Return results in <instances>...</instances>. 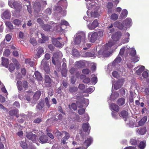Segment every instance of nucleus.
<instances>
[{
    "instance_id": "obj_1",
    "label": "nucleus",
    "mask_w": 149,
    "mask_h": 149,
    "mask_svg": "<svg viewBox=\"0 0 149 149\" xmlns=\"http://www.w3.org/2000/svg\"><path fill=\"white\" fill-rule=\"evenodd\" d=\"M86 34L83 31H81L76 35L74 38V45H78L82 41L84 42H86Z\"/></svg>"
},
{
    "instance_id": "obj_2",
    "label": "nucleus",
    "mask_w": 149,
    "mask_h": 149,
    "mask_svg": "<svg viewBox=\"0 0 149 149\" xmlns=\"http://www.w3.org/2000/svg\"><path fill=\"white\" fill-rule=\"evenodd\" d=\"M19 110L17 109H12L9 111L8 112L9 115L12 116H15L17 118H19V119L22 120V121H24V118H27V116L24 113L19 115L18 114Z\"/></svg>"
},
{
    "instance_id": "obj_3",
    "label": "nucleus",
    "mask_w": 149,
    "mask_h": 149,
    "mask_svg": "<svg viewBox=\"0 0 149 149\" xmlns=\"http://www.w3.org/2000/svg\"><path fill=\"white\" fill-rule=\"evenodd\" d=\"M8 4L9 7L14 8L16 11L20 12L22 8V6L20 3L16 1H15L13 3L11 0H9Z\"/></svg>"
},
{
    "instance_id": "obj_4",
    "label": "nucleus",
    "mask_w": 149,
    "mask_h": 149,
    "mask_svg": "<svg viewBox=\"0 0 149 149\" xmlns=\"http://www.w3.org/2000/svg\"><path fill=\"white\" fill-rule=\"evenodd\" d=\"M88 39L91 42H94L98 39L99 37L98 33L97 32H90L88 33Z\"/></svg>"
},
{
    "instance_id": "obj_5",
    "label": "nucleus",
    "mask_w": 149,
    "mask_h": 149,
    "mask_svg": "<svg viewBox=\"0 0 149 149\" xmlns=\"http://www.w3.org/2000/svg\"><path fill=\"white\" fill-rule=\"evenodd\" d=\"M62 39V38L61 37H58V38H52V43L56 47L61 48L62 47L61 41H60L59 40Z\"/></svg>"
},
{
    "instance_id": "obj_6",
    "label": "nucleus",
    "mask_w": 149,
    "mask_h": 149,
    "mask_svg": "<svg viewBox=\"0 0 149 149\" xmlns=\"http://www.w3.org/2000/svg\"><path fill=\"white\" fill-rule=\"evenodd\" d=\"M145 122V121L129 122V126L130 127H137L143 126L144 125Z\"/></svg>"
},
{
    "instance_id": "obj_7",
    "label": "nucleus",
    "mask_w": 149,
    "mask_h": 149,
    "mask_svg": "<svg viewBox=\"0 0 149 149\" xmlns=\"http://www.w3.org/2000/svg\"><path fill=\"white\" fill-rule=\"evenodd\" d=\"M44 81L45 85L46 87H49L51 86L53 80L49 76L45 75V76Z\"/></svg>"
},
{
    "instance_id": "obj_8",
    "label": "nucleus",
    "mask_w": 149,
    "mask_h": 149,
    "mask_svg": "<svg viewBox=\"0 0 149 149\" xmlns=\"http://www.w3.org/2000/svg\"><path fill=\"white\" fill-rule=\"evenodd\" d=\"M122 33L120 31H117L111 36V38L114 41H118L120 39Z\"/></svg>"
},
{
    "instance_id": "obj_9",
    "label": "nucleus",
    "mask_w": 149,
    "mask_h": 149,
    "mask_svg": "<svg viewBox=\"0 0 149 149\" xmlns=\"http://www.w3.org/2000/svg\"><path fill=\"white\" fill-rule=\"evenodd\" d=\"M26 136L28 139L31 140L33 142L36 141L37 137L36 135L33 134L31 132L27 133L26 134Z\"/></svg>"
},
{
    "instance_id": "obj_10",
    "label": "nucleus",
    "mask_w": 149,
    "mask_h": 149,
    "mask_svg": "<svg viewBox=\"0 0 149 149\" xmlns=\"http://www.w3.org/2000/svg\"><path fill=\"white\" fill-rule=\"evenodd\" d=\"M33 8L37 13L39 12L41 10V4L39 2H35L33 4Z\"/></svg>"
},
{
    "instance_id": "obj_11",
    "label": "nucleus",
    "mask_w": 149,
    "mask_h": 149,
    "mask_svg": "<svg viewBox=\"0 0 149 149\" xmlns=\"http://www.w3.org/2000/svg\"><path fill=\"white\" fill-rule=\"evenodd\" d=\"M40 34L41 36V38L38 40V42L40 43H44L48 41L49 38L48 36H45V34L43 33H40Z\"/></svg>"
},
{
    "instance_id": "obj_12",
    "label": "nucleus",
    "mask_w": 149,
    "mask_h": 149,
    "mask_svg": "<svg viewBox=\"0 0 149 149\" xmlns=\"http://www.w3.org/2000/svg\"><path fill=\"white\" fill-rule=\"evenodd\" d=\"M107 48H105V45L104 46V50L103 51L100 49L98 52L100 54L102 55L104 57H107L109 55L108 49H107Z\"/></svg>"
},
{
    "instance_id": "obj_13",
    "label": "nucleus",
    "mask_w": 149,
    "mask_h": 149,
    "mask_svg": "<svg viewBox=\"0 0 149 149\" xmlns=\"http://www.w3.org/2000/svg\"><path fill=\"white\" fill-rule=\"evenodd\" d=\"M136 132L140 135H143L146 134V132H147V130L146 127H141L139 129H136Z\"/></svg>"
},
{
    "instance_id": "obj_14",
    "label": "nucleus",
    "mask_w": 149,
    "mask_h": 149,
    "mask_svg": "<svg viewBox=\"0 0 149 149\" xmlns=\"http://www.w3.org/2000/svg\"><path fill=\"white\" fill-rule=\"evenodd\" d=\"M128 112L125 110L122 111L119 114L120 116L121 117L123 118H124L125 121L126 120L127 118H128Z\"/></svg>"
},
{
    "instance_id": "obj_15",
    "label": "nucleus",
    "mask_w": 149,
    "mask_h": 149,
    "mask_svg": "<svg viewBox=\"0 0 149 149\" xmlns=\"http://www.w3.org/2000/svg\"><path fill=\"white\" fill-rule=\"evenodd\" d=\"M98 22L97 19L94 20L91 24L88 26L89 28L90 29H93L97 27L98 25Z\"/></svg>"
},
{
    "instance_id": "obj_16",
    "label": "nucleus",
    "mask_w": 149,
    "mask_h": 149,
    "mask_svg": "<svg viewBox=\"0 0 149 149\" xmlns=\"http://www.w3.org/2000/svg\"><path fill=\"white\" fill-rule=\"evenodd\" d=\"M93 141V139L92 138L90 137L87 138L85 141L84 142L83 144L86 146V148H87L91 144Z\"/></svg>"
},
{
    "instance_id": "obj_17",
    "label": "nucleus",
    "mask_w": 149,
    "mask_h": 149,
    "mask_svg": "<svg viewBox=\"0 0 149 149\" xmlns=\"http://www.w3.org/2000/svg\"><path fill=\"white\" fill-rule=\"evenodd\" d=\"M62 132L64 133L65 134V135L61 141L63 144H65L67 143H66V141H67L68 138H69L70 135V134L66 131Z\"/></svg>"
},
{
    "instance_id": "obj_18",
    "label": "nucleus",
    "mask_w": 149,
    "mask_h": 149,
    "mask_svg": "<svg viewBox=\"0 0 149 149\" xmlns=\"http://www.w3.org/2000/svg\"><path fill=\"white\" fill-rule=\"evenodd\" d=\"M44 53L43 48L42 47H39L38 49V51L36 55L34 56V57L36 58L40 57L41 55L42 54Z\"/></svg>"
},
{
    "instance_id": "obj_19",
    "label": "nucleus",
    "mask_w": 149,
    "mask_h": 149,
    "mask_svg": "<svg viewBox=\"0 0 149 149\" xmlns=\"http://www.w3.org/2000/svg\"><path fill=\"white\" fill-rule=\"evenodd\" d=\"M75 66L78 68H83L85 66V64L82 61H80L75 62Z\"/></svg>"
},
{
    "instance_id": "obj_20",
    "label": "nucleus",
    "mask_w": 149,
    "mask_h": 149,
    "mask_svg": "<svg viewBox=\"0 0 149 149\" xmlns=\"http://www.w3.org/2000/svg\"><path fill=\"white\" fill-rule=\"evenodd\" d=\"M110 108L111 110L115 111L116 112H118L120 110V107L118 105L115 103H112L110 106Z\"/></svg>"
},
{
    "instance_id": "obj_21",
    "label": "nucleus",
    "mask_w": 149,
    "mask_h": 149,
    "mask_svg": "<svg viewBox=\"0 0 149 149\" xmlns=\"http://www.w3.org/2000/svg\"><path fill=\"white\" fill-rule=\"evenodd\" d=\"M2 62L1 64L2 65L4 66L6 68L8 67L9 61L8 58L2 57H1Z\"/></svg>"
},
{
    "instance_id": "obj_22",
    "label": "nucleus",
    "mask_w": 149,
    "mask_h": 149,
    "mask_svg": "<svg viewBox=\"0 0 149 149\" xmlns=\"http://www.w3.org/2000/svg\"><path fill=\"white\" fill-rule=\"evenodd\" d=\"M80 78L81 79H83V82L85 83H88L91 81L89 78L87 77L86 76L84 75H81L80 76Z\"/></svg>"
},
{
    "instance_id": "obj_23",
    "label": "nucleus",
    "mask_w": 149,
    "mask_h": 149,
    "mask_svg": "<svg viewBox=\"0 0 149 149\" xmlns=\"http://www.w3.org/2000/svg\"><path fill=\"white\" fill-rule=\"evenodd\" d=\"M146 141H141L138 145V147L140 149H144L146 147Z\"/></svg>"
},
{
    "instance_id": "obj_24",
    "label": "nucleus",
    "mask_w": 149,
    "mask_h": 149,
    "mask_svg": "<svg viewBox=\"0 0 149 149\" xmlns=\"http://www.w3.org/2000/svg\"><path fill=\"white\" fill-rule=\"evenodd\" d=\"M69 24L68 22L67 21H65V20H61V23L59 25L60 29H58L59 31H62L63 29L62 28V26L65 25L66 26L68 25Z\"/></svg>"
},
{
    "instance_id": "obj_25",
    "label": "nucleus",
    "mask_w": 149,
    "mask_h": 149,
    "mask_svg": "<svg viewBox=\"0 0 149 149\" xmlns=\"http://www.w3.org/2000/svg\"><path fill=\"white\" fill-rule=\"evenodd\" d=\"M115 43V42H114L113 41H112V40H110L109 41L108 43H106L105 45V48H107V49L109 50V49H110L111 47L112 46L114 45Z\"/></svg>"
},
{
    "instance_id": "obj_26",
    "label": "nucleus",
    "mask_w": 149,
    "mask_h": 149,
    "mask_svg": "<svg viewBox=\"0 0 149 149\" xmlns=\"http://www.w3.org/2000/svg\"><path fill=\"white\" fill-rule=\"evenodd\" d=\"M39 139L41 143H45L47 142L48 137L47 136L42 135L40 137Z\"/></svg>"
},
{
    "instance_id": "obj_27",
    "label": "nucleus",
    "mask_w": 149,
    "mask_h": 149,
    "mask_svg": "<svg viewBox=\"0 0 149 149\" xmlns=\"http://www.w3.org/2000/svg\"><path fill=\"white\" fill-rule=\"evenodd\" d=\"M34 75L38 81H40L42 80V77L40 73L38 71H36L35 72Z\"/></svg>"
},
{
    "instance_id": "obj_28",
    "label": "nucleus",
    "mask_w": 149,
    "mask_h": 149,
    "mask_svg": "<svg viewBox=\"0 0 149 149\" xmlns=\"http://www.w3.org/2000/svg\"><path fill=\"white\" fill-rule=\"evenodd\" d=\"M82 128L84 131L85 132H86L89 129V124L88 122L83 124Z\"/></svg>"
},
{
    "instance_id": "obj_29",
    "label": "nucleus",
    "mask_w": 149,
    "mask_h": 149,
    "mask_svg": "<svg viewBox=\"0 0 149 149\" xmlns=\"http://www.w3.org/2000/svg\"><path fill=\"white\" fill-rule=\"evenodd\" d=\"M122 60V58L120 57L117 56L113 61L112 64V65L113 66L116 65L117 64L120 63Z\"/></svg>"
},
{
    "instance_id": "obj_30",
    "label": "nucleus",
    "mask_w": 149,
    "mask_h": 149,
    "mask_svg": "<svg viewBox=\"0 0 149 149\" xmlns=\"http://www.w3.org/2000/svg\"><path fill=\"white\" fill-rule=\"evenodd\" d=\"M125 103V99L123 98H119L117 101V104L119 106H122Z\"/></svg>"
},
{
    "instance_id": "obj_31",
    "label": "nucleus",
    "mask_w": 149,
    "mask_h": 149,
    "mask_svg": "<svg viewBox=\"0 0 149 149\" xmlns=\"http://www.w3.org/2000/svg\"><path fill=\"white\" fill-rule=\"evenodd\" d=\"M113 6V4L112 3L109 2L108 3L107 6L108 9V12L109 13H111L112 12V8Z\"/></svg>"
},
{
    "instance_id": "obj_32",
    "label": "nucleus",
    "mask_w": 149,
    "mask_h": 149,
    "mask_svg": "<svg viewBox=\"0 0 149 149\" xmlns=\"http://www.w3.org/2000/svg\"><path fill=\"white\" fill-rule=\"evenodd\" d=\"M3 16L5 19H8L11 16L10 13L8 11H4L3 13Z\"/></svg>"
},
{
    "instance_id": "obj_33",
    "label": "nucleus",
    "mask_w": 149,
    "mask_h": 149,
    "mask_svg": "<svg viewBox=\"0 0 149 149\" xmlns=\"http://www.w3.org/2000/svg\"><path fill=\"white\" fill-rule=\"evenodd\" d=\"M25 62L26 64L30 65L31 67H32L34 65L33 61H31L30 58L26 59Z\"/></svg>"
},
{
    "instance_id": "obj_34",
    "label": "nucleus",
    "mask_w": 149,
    "mask_h": 149,
    "mask_svg": "<svg viewBox=\"0 0 149 149\" xmlns=\"http://www.w3.org/2000/svg\"><path fill=\"white\" fill-rule=\"evenodd\" d=\"M44 106V101L41 100L39 102L37 105L36 107L39 110L42 109L43 107Z\"/></svg>"
},
{
    "instance_id": "obj_35",
    "label": "nucleus",
    "mask_w": 149,
    "mask_h": 149,
    "mask_svg": "<svg viewBox=\"0 0 149 149\" xmlns=\"http://www.w3.org/2000/svg\"><path fill=\"white\" fill-rule=\"evenodd\" d=\"M21 146L24 149H26L28 148L27 144L25 141H21L20 143Z\"/></svg>"
},
{
    "instance_id": "obj_36",
    "label": "nucleus",
    "mask_w": 149,
    "mask_h": 149,
    "mask_svg": "<svg viewBox=\"0 0 149 149\" xmlns=\"http://www.w3.org/2000/svg\"><path fill=\"white\" fill-rule=\"evenodd\" d=\"M54 11H56L57 12H61L62 11L63 9L62 7L59 6H54Z\"/></svg>"
},
{
    "instance_id": "obj_37",
    "label": "nucleus",
    "mask_w": 149,
    "mask_h": 149,
    "mask_svg": "<svg viewBox=\"0 0 149 149\" xmlns=\"http://www.w3.org/2000/svg\"><path fill=\"white\" fill-rule=\"evenodd\" d=\"M17 86L18 90L21 91L22 90L23 87L22 86V82L21 81H17Z\"/></svg>"
},
{
    "instance_id": "obj_38",
    "label": "nucleus",
    "mask_w": 149,
    "mask_h": 149,
    "mask_svg": "<svg viewBox=\"0 0 149 149\" xmlns=\"http://www.w3.org/2000/svg\"><path fill=\"white\" fill-rule=\"evenodd\" d=\"M130 143L131 145H136L138 143V141L136 139H133L132 138L130 139Z\"/></svg>"
},
{
    "instance_id": "obj_39",
    "label": "nucleus",
    "mask_w": 149,
    "mask_h": 149,
    "mask_svg": "<svg viewBox=\"0 0 149 149\" xmlns=\"http://www.w3.org/2000/svg\"><path fill=\"white\" fill-rule=\"evenodd\" d=\"M145 67L144 66H141L136 71L137 75H140L141 73L144 70Z\"/></svg>"
},
{
    "instance_id": "obj_40",
    "label": "nucleus",
    "mask_w": 149,
    "mask_h": 149,
    "mask_svg": "<svg viewBox=\"0 0 149 149\" xmlns=\"http://www.w3.org/2000/svg\"><path fill=\"white\" fill-rule=\"evenodd\" d=\"M43 29L44 30L46 31H48L50 30V29L52 28V26L50 25H48V24H46L44 25L43 26Z\"/></svg>"
},
{
    "instance_id": "obj_41",
    "label": "nucleus",
    "mask_w": 149,
    "mask_h": 149,
    "mask_svg": "<svg viewBox=\"0 0 149 149\" xmlns=\"http://www.w3.org/2000/svg\"><path fill=\"white\" fill-rule=\"evenodd\" d=\"M30 42L33 46H36L37 44V42L35 39L33 38H31L30 39Z\"/></svg>"
},
{
    "instance_id": "obj_42",
    "label": "nucleus",
    "mask_w": 149,
    "mask_h": 149,
    "mask_svg": "<svg viewBox=\"0 0 149 149\" xmlns=\"http://www.w3.org/2000/svg\"><path fill=\"white\" fill-rule=\"evenodd\" d=\"M6 26L10 29H13V26L10 21H6Z\"/></svg>"
},
{
    "instance_id": "obj_43",
    "label": "nucleus",
    "mask_w": 149,
    "mask_h": 149,
    "mask_svg": "<svg viewBox=\"0 0 149 149\" xmlns=\"http://www.w3.org/2000/svg\"><path fill=\"white\" fill-rule=\"evenodd\" d=\"M83 100H82L80 101H77L76 102V104L78 107L80 108H82L83 107Z\"/></svg>"
},
{
    "instance_id": "obj_44",
    "label": "nucleus",
    "mask_w": 149,
    "mask_h": 149,
    "mask_svg": "<svg viewBox=\"0 0 149 149\" xmlns=\"http://www.w3.org/2000/svg\"><path fill=\"white\" fill-rule=\"evenodd\" d=\"M118 17V15L116 13L112 14L111 16L110 19L112 20H115L117 19Z\"/></svg>"
},
{
    "instance_id": "obj_45",
    "label": "nucleus",
    "mask_w": 149,
    "mask_h": 149,
    "mask_svg": "<svg viewBox=\"0 0 149 149\" xmlns=\"http://www.w3.org/2000/svg\"><path fill=\"white\" fill-rule=\"evenodd\" d=\"M136 54V52L134 48H132L130 52V55L132 57L135 56Z\"/></svg>"
},
{
    "instance_id": "obj_46",
    "label": "nucleus",
    "mask_w": 149,
    "mask_h": 149,
    "mask_svg": "<svg viewBox=\"0 0 149 149\" xmlns=\"http://www.w3.org/2000/svg\"><path fill=\"white\" fill-rule=\"evenodd\" d=\"M132 22V20L130 18H127L124 21L125 24L127 26L130 25Z\"/></svg>"
},
{
    "instance_id": "obj_47",
    "label": "nucleus",
    "mask_w": 149,
    "mask_h": 149,
    "mask_svg": "<svg viewBox=\"0 0 149 149\" xmlns=\"http://www.w3.org/2000/svg\"><path fill=\"white\" fill-rule=\"evenodd\" d=\"M67 69L66 68H62L61 70V75L62 76L66 77L67 75Z\"/></svg>"
},
{
    "instance_id": "obj_48",
    "label": "nucleus",
    "mask_w": 149,
    "mask_h": 149,
    "mask_svg": "<svg viewBox=\"0 0 149 149\" xmlns=\"http://www.w3.org/2000/svg\"><path fill=\"white\" fill-rule=\"evenodd\" d=\"M15 69V65L13 63H10V64L9 67V70L11 72H13V71Z\"/></svg>"
},
{
    "instance_id": "obj_49",
    "label": "nucleus",
    "mask_w": 149,
    "mask_h": 149,
    "mask_svg": "<svg viewBox=\"0 0 149 149\" xmlns=\"http://www.w3.org/2000/svg\"><path fill=\"white\" fill-rule=\"evenodd\" d=\"M40 95L41 93L40 92H37L34 94L33 96V98L36 100L39 99Z\"/></svg>"
},
{
    "instance_id": "obj_50",
    "label": "nucleus",
    "mask_w": 149,
    "mask_h": 149,
    "mask_svg": "<svg viewBox=\"0 0 149 149\" xmlns=\"http://www.w3.org/2000/svg\"><path fill=\"white\" fill-rule=\"evenodd\" d=\"M128 14V11L127 10L125 9L123 10L122 12L121 16L123 17H126Z\"/></svg>"
},
{
    "instance_id": "obj_51",
    "label": "nucleus",
    "mask_w": 149,
    "mask_h": 149,
    "mask_svg": "<svg viewBox=\"0 0 149 149\" xmlns=\"http://www.w3.org/2000/svg\"><path fill=\"white\" fill-rule=\"evenodd\" d=\"M72 55L74 56H77L79 54L78 51L76 49H73L72 52Z\"/></svg>"
},
{
    "instance_id": "obj_52",
    "label": "nucleus",
    "mask_w": 149,
    "mask_h": 149,
    "mask_svg": "<svg viewBox=\"0 0 149 149\" xmlns=\"http://www.w3.org/2000/svg\"><path fill=\"white\" fill-rule=\"evenodd\" d=\"M10 54V52L9 49H6L4 52L3 54L6 56H8Z\"/></svg>"
},
{
    "instance_id": "obj_53",
    "label": "nucleus",
    "mask_w": 149,
    "mask_h": 149,
    "mask_svg": "<svg viewBox=\"0 0 149 149\" xmlns=\"http://www.w3.org/2000/svg\"><path fill=\"white\" fill-rule=\"evenodd\" d=\"M114 87L115 89H118L121 87V86L120 85V82L117 81L114 84Z\"/></svg>"
},
{
    "instance_id": "obj_54",
    "label": "nucleus",
    "mask_w": 149,
    "mask_h": 149,
    "mask_svg": "<svg viewBox=\"0 0 149 149\" xmlns=\"http://www.w3.org/2000/svg\"><path fill=\"white\" fill-rule=\"evenodd\" d=\"M45 102L48 108H49L52 104H49V99L48 97H46L45 98Z\"/></svg>"
},
{
    "instance_id": "obj_55",
    "label": "nucleus",
    "mask_w": 149,
    "mask_h": 149,
    "mask_svg": "<svg viewBox=\"0 0 149 149\" xmlns=\"http://www.w3.org/2000/svg\"><path fill=\"white\" fill-rule=\"evenodd\" d=\"M79 109L78 110V113L80 115H82L84 114L86 111V108H81Z\"/></svg>"
},
{
    "instance_id": "obj_56",
    "label": "nucleus",
    "mask_w": 149,
    "mask_h": 149,
    "mask_svg": "<svg viewBox=\"0 0 149 149\" xmlns=\"http://www.w3.org/2000/svg\"><path fill=\"white\" fill-rule=\"evenodd\" d=\"M77 88L75 87H71L69 88V91L71 93L75 92L77 91Z\"/></svg>"
},
{
    "instance_id": "obj_57",
    "label": "nucleus",
    "mask_w": 149,
    "mask_h": 149,
    "mask_svg": "<svg viewBox=\"0 0 149 149\" xmlns=\"http://www.w3.org/2000/svg\"><path fill=\"white\" fill-rule=\"evenodd\" d=\"M139 57L138 56H134L133 58L131 59L132 61L134 62V63H136V62H138L139 60Z\"/></svg>"
},
{
    "instance_id": "obj_58",
    "label": "nucleus",
    "mask_w": 149,
    "mask_h": 149,
    "mask_svg": "<svg viewBox=\"0 0 149 149\" xmlns=\"http://www.w3.org/2000/svg\"><path fill=\"white\" fill-rule=\"evenodd\" d=\"M13 23L15 24V25H19L21 24V22L20 20L19 19H15L13 21Z\"/></svg>"
},
{
    "instance_id": "obj_59",
    "label": "nucleus",
    "mask_w": 149,
    "mask_h": 149,
    "mask_svg": "<svg viewBox=\"0 0 149 149\" xmlns=\"http://www.w3.org/2000/svg\"><path fill=\"white\" fill-rule=\"evenodd\" d=\"M134 95L132 92H130L129 97L130 101V102H133Z\"/></svg>"
},
{
    "instance_id": "obj_60",
    "label": "nucleus",
    "mask_w": 149,
    "mask_h": 149,
    "mask_svg": "<svg viewBox=\"0 0 149 149\" xmlns=\"http://www.w3.org/2000/svg\"><path fill=\"white\" fill-rule=\"evenodd\" d=\"M44 69L45 71L47 74H48V73L49 72V66L45 65L44 66Z\"/></svg>"
},
{
    "instance_id": "obj_61",
    "label": "nucleus",
    "mask_w": 149,
    "mask_h": 149,
    "mask_svg": "<svg viewBox=\"0 0 149 149\" xmlns=\"http://www.w3.org/2000/svg\"><path fill=\"white\" fill-rule=\"evenodd\" d=\"M22 86L24 88H26L28 87V83L26 81H24L22 83Z\"/></svg>"
},
{
    "instance_id": "obj_62",
    "label": "nucleus",
    "mask_w": 149,
    "mask_h": 149,
    "mask_svg": "<svg viewBox=\"0 0 149 149\" xmlns=\"http://www.w3.org/2000/svg\"><path fill=\"white\" fill-rule=\"evenodd\" d=\"M82 72L84 74H88L90 72V70L88 68L84 69L82 70Z\"/></svg>"
},
{
    "instance_id": "obj_63",
    "label": "nucleus",
    "mask_w": 149,
    "mask_h": 149,
    "mask_svg": "<svg viewBox=\"0 0 149 149\" xmlns=\"http://www.w3.org/2000/svg\"><path fill=\"white\" fill-rule=\"evenodd\" d=\"M143 77L144 78H146L149 76V74L148 73L147 71H144L142 74Z\"/></svg>"
},
{
    "instance_id": "obj_64",
    "label": "nucleus",
    "mask_w": 149,
    "mask_h": 149,
    "mask_svg": "<svg viewBox=\"0 0 149 149\" xmlns=\"http://www.w3.org/2000/svg\"><path fill=\"white\" fill-rule=\"evenodd\" d=\"M84 120L88 121L89 120V117L88 114L87 113H84Z\"/></svg>"
}]
</instances>
